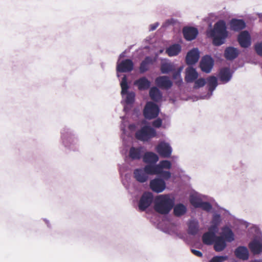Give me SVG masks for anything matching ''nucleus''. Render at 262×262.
Segmentation results:
<instances>
[{
	"mask_svg": "<svg viewBox=\"0 0 262 262\" xmlns=\"http://www.w3.org/2000/svg\"><path fill=\"white\" fill-rule=\"evenodd\" d=\"M206 81L207 84L206 88L208 90V92L206 94L202 95L201 96V98L202 99H210L213 95V91L216 89V87L219 85L218 79L214 75L208 77L206 78Z\"/></svg>",
	"mask_w": 262,
	"mask_h": 262,
	"instance_id": "13",
	"label": "nucleus"
},
{
	"mask_svg": "<svg viewBox=\"0 0 262 262\" xmlns=\"http://www.w3.org/2000/svg\"><path fill=\"white\" fill-rule=\"evenodd\" d=\"M199 77V74L195 68L192 66H188L185 69V80L187 83H192Z\"/></svg>",
	"mask_w": 262,
	"mask_h": 262,
	"instance_id": "26",
	"label": "nucleus"
},
{
	"mask_svg": "<svg viewBox=\"0 0 262 262\" xmlns=\"http://www.w3.org/2000/svg\"><path fill=\"white\" fill-rule=\"evenodd\" d=\"M61 145L66 150L73 151L79 150L80 140L76 132L70 126L64 125L60 131Z\"/></svg>",
	"mask_w": 262,
	"mask_h": 262,
	"instance_id": "2",
	"label": "nucleus"
},
{
	"mask_svg": "<svg viewBox=\"0 0 262 262\" xmlns=\"http://www.w3.org/2000/svg\"><path fill=\"white\" fill-rule=\"evenodd\" d=\"M134 67L133 60L130 59H125L121 62H117L116 71L118 73H128L132 72Z\"/></svg>",
	"mask_w": 262,
	"mask_h": 262,
	"instance_id": "19",
	"label": "nucleus"
},
{
	"mask_svg": "<svg viewBox=\"0 0 262 262\" xmlns=\"http://www.w3.org/2000/svg\"><path fill=\"white\" fill-rule=\"evenodd\" d=\"M234 240L232 230H223L220 236H217L213 242V249L217 252L223 251L226 247V242H231Z\"/></svg>",
	"mask_w": 262,
	"mask_h": 262,
	"instance_id": "6",
	"label": "nucleus"
},
{
	"mask_svg": "<svg viewBox=\"0 0 262 262\" xmlns=\"http://www.w3.org/2000/svg\"><path fill=\"white\" fill-rule=\"evenodd\" d=\"M159 158L158 156L154 152L147 151L143 153L142 160L146 164V165H157V162L158 161Z\"/></svg>",
	"mask_w": 262,
	"mask_h": 262,
	"instance_id": "23",
	"label": "nucleus"
},
{
	"mask_svg": "<svg viewBox=\"0 0 262 262\" xmlns=\"http://www.w3.org/2000/svg\"><path fill=\"white\" fill-rule=\"evenodd\" d=\"M230 29L235 32H238L244 29L246 24L243 19L232 18L229 23Z\"/></svg>",
	"mask_w": 262,
	"mask_h": 262,
	"instance_id": "24",
	"label": "nucleus"
},
{
	"mask_svg": "<svg viewBox=\"0 0 262 262\" xmlns=\"http://www.w3.org/2000/svg\"><path fill=\"white\" fill-rule=\"evenodd\" d=\"M233 73L230 68L225 67L220 69L216 77L222 84H226L231 80Z\"/></svg>",
	"mask_w": 262,
	"mask_h": 262,
	"instance_id": "16",
	"label": "nucleus"
},
{
	"mask_svg": "<svg viewBox=\"0 0 262 262\" xmlns=\"http://www.w3.org/2000/svg\"><path fill=\"white\" fill-rule=\"evenodd\" d=\"M156 130L148 123L142 124L135 133L136 139L142 142H148L157 136Z\"/></svg>",
	"mask_w": 262,
	"mask_h": 262,
	"instance_id": "7",
	"label": "nucleus"
},
{
	"mask_svg": "<svg viewBox=\"0 0 262 262\" xmlns=\"http://www.w3.org/2000/svg\"><path fill=\"white\" fill-rule=\"evenodd\" d=\"M237 41L240 46L244 48H248L251 45V37L248 31L241 32L237 37Z\"/></svg>",
	"mask_w": 262,
	"mask_h": 262,
	"instance_id": "21",
	"label": "nucleus"
},
{
	"mask_svg": "<svg viewBox=\"0 0 262 262\" xmlns=\"http://www.w3.org/2000/svg\"><path fill=\"white\" fill-rule=\"evenodd\" d=\"M249 248L254 254H259L262 252V238H255L249 244Z\"/></svg>",
	"mask_w": 262,
	"mask_h": 262,
	"instance_id": "27",
	"label": "nucleus"
},
{
	"mask_svg": "<svg viewBox=\"0 0 262 262\" xmlns=\"http://www.w3.org/2000/svg\"><path fill=\"white\" fill-rule=\"evenodd\" d=\"M254 49L258 55L262 57V42L256 43L254 46Z\"/></svg>",
	"mask_w": 262,
	"mask_h": 262,
	"instance_id": "40",
	"label": "nucleus"
},
{
	"mask_svg": "<svg viewBox=\"0 0 262 262\" xmlns=\"http://www.w3.org/2000/svg\"><path fill=\"white\" fill-rule=\"evenodd\" d=\"M227 256H215L213 257L209 262H223L227 260Z\"/></svg>",
	"mask_w": 262,
	"mask_h": 262,
	"instance_id": "41",
	"label": "nucleus"
},
{
	"mask_svg": "<svg viewBox=\"0 0 262 262\" xmlns=\"http://www.w3.org/2000/svg\"><path fill=\"white\" fill-rule=\"evenodd\" d=\"M120 86L121 88V94L123 99L121 103L123 104V111L125 113H128L132 110L133 104L135 101V93L128 91L129 85L128 83L127 77L124 75L120 81Z\"/></svg>",
	"mask_w": 262,
	"mask_h": 262,
	"instance_id": "4",
	"label": "nucleus"
},
{
	"mask_svg": "<svg viewBox=\"0 0 262 262\" xmlns=\"http://www.w3.org/2000/svg\"><path fill=\"white\" fill-rule=\"evenodd\" d=\"M181 46L179 43H174L166 49L165 53L170 57L178 55L181 51Z\"/></svg>",
	"mask_w": 262,
	"mask_h": 262,
	"instance_id": "34",
	"label": "nucleus"
},
{
	"mask_svg": "<svg viewBox=\"0 0 262 262\" xmlns=\"http://www.w3.org/2000/svg\"><path fill=\"white\" fill-rule=\"evenodd\" d=\"M154 199L153 194L149 191L144 192L141 195L138 202V207L140 210L145 211L152 203Z\"/></svg>",
	"mask_w": 262,
	"mask_h": 262,
	"instance_id": "14",
	"label": "nucleus"
},
{
	"mask_svg": "<svg viewBox=\"0 0 262 262\" xmlns=\"http://www.w3.org/2000/svg\"><path fill=\"white\" fill-rule=\"evenodd\" d=\"M155 59L149 56H146L141 62L139 68L140 74H144L149 70L150 66L153 64Z\"/></svg>",
	"mask_w": 262,
	"mask_h": 262,
	"instance_id": "28",
	"label": "nucleus"
},
{
	"mask_svg": "<svg viewBox=\"0 0 262 262\" xmlns=\"http://www.w3.org/2000/svg\"><path fill=\"white\" fill-rule=\"evenodd\" d=\"M160 109L159 105L154 102L146 103L143 111L144 118L148 120L156 118L159 114Z\"/></svg>",
	"mask_w": 262,
	"mask_h": 262,
	"instance_id": "11",
	"label": "nucleus"
},
{
	"mask_svg": "<svg viewBox=\"0 0 262 262\" xmlns=\"http://www.w3.org/2000/svg\"><path fill=\"white\" fill-rule=\"evenodd\" d=\"M191 251L194 255L198 257H202L203 256L202 253L200 251L195 249H191Z\"/></svg>",
	"mask_w": 262,
	"mask_h": 262,
	"instance_id": "46",
	"label": "nucleus"
},
{
	"mask_svg": "<svg viewBox=\"0 0 262 262\" xmlns=\"http://www.w3.org/2000/svg\"><path fill=\"white\" fill-rule=\"evenodd\" d=\"M124 57H125V51H124V52H123L122 53H121L119 56V59H118V61L119 62V61L122 58H124Z\"/></svg>",
	"mask_w": 262,
	"mask_h": 262,
	"instance_id": "49",
	"label": "nucleus"
},
{
	"mask_svg": "<svg viewBox=\"0 0 262 262\" xmlns=\"http://www.w3.org/2000/svg\"><path fill=\"white\" fill-rule=\"evenodd\" d=\"M182 69L183 67H180L178 68L177 70H174L173 72H172L173 73L172 78L177 80L176 81V83L178 85H181L183 83V80L181 75Z\"/></svg>",
	"mask_w": 262,
	"mask_h": 262,
	"instance_id": "37",
	"label": "nucleus"
},
{
	"mask_svg": "<svg viewBox=\"0 0 262 262\" xmlns=\"http://www.w3.org/2000/svg\"><path fill=\"white\" fill-rule=\"evenodd\" d=\"M43 221H45V223L47 224V228H52V226L51 224H50L49 220H48L46 219H44Z\"/></svg>",
	"mask_w": 262,
	"mask_h": 262,
	"instance_id": "48",
	"label": "nucleus"
},
{
	"mask_svg": "<svg viewBox=\"0 0 262 262\" xmlns=\"http://www.w3.org/2000/svg\"><path fill=\"white\" fill-rule=\"evenodd\" d=\"M155 174L153 168L150 165H145L142 168H136L133 172L134 178L140 183H146L148 180L149 176H153Z\"/></svg>",
	"mask_w": 262,
	"mask_h": 262,
	"instance_id": "8",
	"label": "nucleus"
},
{
	"mask_svg": "<svg viewBox=\"0 0 262 262\" xmlns=\"http://www.w3.org/2000/svg\"><path fill=\"white\" fill-rule=\"evenodd\" d=\"M190 201L195 208H201L208 212L212 211V205L208 202L203 201L199 197L191 196Z\"/></svg>",
	"mask_w": 262,
	"mask_h": 262,
	"instance_id": "18",
	"label": "nucleus"
},
{
	"mask_svg": "<svg viewBox=\"0 0 262 262\" xmlns=\"http://www.w3.org/2000/svg\"><path fill=\"white\" fill-rule=\"evenodd\" d=\"M220 210L224 211L223 217L217 211L212 210L210 227L208 229H260V225L251 224L243 219L236 217L230 211L218 206Z\"/></svg>",
	"mask_w": 262,
	"mask_h": 262,
	"instance_id": "1",
	"label": "nucleus"
},
{
	"mask_svg": "<svg viewBox=\"0 0 262 262\" xmlns=\"http://www.w3.org/2000/svg\"><path fill=\"white\" fill-rule=\"evenodd\" d=\"M149 95L150 99L154 101L155 103L160 102L163 97L162 92L157 86H152L150 89Z\"/></svg>",
	"mask_w": 262,
	"mask_h": 262,
	"instance_id": "32",
	"label": "nucleus"
},
{
	"mask_svg": "<svg viewBox=\"0 0 262 262\" xmlns=\"http://www.w3.org/2000/svg\"><path fill=\"white\" fill-rule=\"evenodd\" d=\"M134 85L137 86L139 91H144L150 87L151 82L146 77L142 76L135 80Z\"/></svg>",
	"mask_w": 262,
	"mask_h": 262,
	"instance_id": "29",
	"label": "nucleus"
},
{
	"mask_svg": "<svg viewBox=\"0 0 262 262\" xmlns=\"http://www.w3.org/2000/svg\"><path fill=\"white\" fill-rule=\"evenodd\" d=\"M236 257L242 260H247L249 258V251L247 247L245 246L238 247L234 251Z\"/></svg>",
	"mask_w": 262,
	"mask_h": 262,
	"instance_id": "33",
	"label": "nucleus"
},
{
	"mask_svg": "<svg viewBox=\"0 0 262 262\" xmlns=\"http://www.w3.org/2000/svg\"><path fill=\"white\" fill-rule=\"evenodd\" d=\"M188 229H199V222L195 219H191L188 222Z\"/></svg>",
	"mask_w": 262,
	"mask_h": 262,
	"instance_id": "39",
	"label": "nucleus"
},
{
	"mask_svg": "<svg viewBox=\"0 0 262 262\" xmlns=\"http://www.w3.org/2000/svg\"><path fill=\"white\" fill-rule=\"evenodd\" d=\"M173 215L176 217H181L184 215L187 212V208L182 203H178L176 205L174 204L172 208Z\"/></svg>",
	"mask_w": 262,
	"mask_h": 262,
	"instance_id": "35",
	"label": "nucleus"
},
{
	"mask_svg": "<svg viewBox=\"0 0 262 262\" xmlns=\"http://www.w3.org/2000/svg\"><path fill=\"white\" fill-rule=\"evenodd\" d=\"M214 65V60L210 55L203 56L200 61L199 67L201 70L205 73H210Z\"/></svg>",
	"mask_w": 262,
	"mask_h": 262,
	"instance_id": "12",
	"label": "nucleus"
},
{
	"mask_svg": "<svg viewBox=\"0 0 262 262\" xmlns=\"http://www.w3.org/2000/svg\"><path fill=\"white\" fill-rule=\"evenodd\" d=\"M163 52V50H160V52L162 53Z\"/></svg>",
	"mask_w": 262,
	"mask_h": 262,
	"instance_id": "52",
	"label": "nucleus"
},
{
	"mask_svg": "<svg viewBox=\"0 0 262 262\" xmlns=\"http://www.w3.org/2000/svg\"><path fill=\"white\" fill-rule=\"evenodd\" d=\"M177 20L173 18L168 19L162 24L163 28H167L171 25H173L176 24Z\"/></svg>",
	"mask_w": 262,
	"mask_h": 262,
	"instance_id": "42",
	"label": "nucleus"
},
{
	"mask_svg": "<svg viewBox=\"0 0 262 262\" xmlns=\"http://www.w3.org/2000/svg\"><path fill=\"white\" fill-rule=\"evenodd\" d=\"M200 57V52L197 48L190 50L186 54L185 61L188 66H193L199 61Z\"/></svg>",
	"mask_w": 262,
	"mask_h": 262,
	"instance_id": "15",
	"label": "nucleus"
},
{
	"mask_svg": "<svg viewBox=\"0 0 262 262\" xmlns=\"http://www.w3.org/2000/svg\"><path fill=\"white\" fill-rule=\"evenodd\" d=\"M174 70V66L171 62H165L161 63L160 71L162 74H169Z\"/></svg>",
	"mask_w": 262,
	"mask_h": 262,
	"instance_id": "36",
	"label": "nucleus"
},
{
	"mask_svg": "<svg viewBox=\"0 0 262 262\" xmlns=\"http://www.w3.org/2000/svg\"><path fill=\"white\" fill-rule=\"evenodd\" d=\"M182 32L184 38L187 41L195 39L199 33L198 30L192 27H185Z\"/></svg>",
	"mask_w": 262,
	"mask_h": 262,
	"instance_id": "25",
	"label": "nucleus"
},
{
	"mask_svg": "<svg viewBox=\"0 0 262 262\" xmlns=\"http://www.w3.org/2000/svg\"><path fill=\"white\" fill-rule=\"evenodd\" d=\"M252 262H262V260L261 259H255V260L252 261Z\"/></svg>",
	"mask_w": 262,
	"mask_h": 262,
	"instance_id": "50",
	"label": "nucleus"
},
{
	"mask_svg": "<svg viewBox=\"0 0 262 262\" xmlns=\"http://www.w3.org/2000/svg\"><path fill=\"white\" fill-rule=\"evenodd\" d=\"M187 234L188 235L194 236L198 233V232L199 230H187Z\"/></svg>",
	"mask_w": 262,
	"mask_h": 262,
	"instance_id": "47",
	"label": "nucleus"
},
{
	"mask_svg": "<svg viewBox=\"0 0 262 262\" xmlns=\"http://www.w3.org/2000/svg\"><path fill=\"white\" fill-rule=\"evenodd\" d=\"M217 230H208L202 236V242L203 244L206 245H212L214 242V240L217 236L216 232Z\"/></svg>",
	"mask_w": 262,
	"mask_h": 262,
	"instance_id": "31",
	"label": "nucleus"
},
{
	"mask_svg": "<svg viewBox=\"0 0 262 262\" xmlns=\"http://www.w3.org/2000/svg\"><path fill=\"white\" fill-rule=\"evenodd\" d=\"M172 167V163L168 160H161L157 165L152 166L155 174H160L166 179H170L171 173L165 169H170Z\"/></svg>",
	"mask_w": 262,
	"mask_h": 262,
	"instance_id": "10",
	"label": "nucleus"
},
{
	"mask_svg": "<svg viewBox=\"0 0 262 262\" xmlns=\"http://www.w3.org/2000/svg\"><path fill=\"white\" fill-rule=\"evenodd\" d=\"M155 83L159 88L164 89H170L173 83L167 76H161L158 77L155 80Z\"/></svg>",
	"mask_w": 262,
	"mask_h": 262,
	"instance_id": "22",
	"label": "nucleus"
},
{
	"mask_svg": "<svg viewBox=\"0 0 262 262\" xmlns=\"http://www.w3.org/2000/svg\"><path fill=\"white\" fill-rule=\"evenodd\" d=\"M239 54V50L234 47H227L224 51V57L227 60H233L236 58Z\"/></svg>",
	"mask_w": 262,
	"mask_h": 262,
	"instance_id": "30",
	"label": "nucleus"
},
{
	"mask_svg": "<svg viewBox=\"0 0 262 262\" xmlns=\"http://www.w3.org/2000/svg\"><path fill=\"white\" fill-rule=\"evenodd\" d=\"M175 201L174 197L170 194H160L155 200V210L161 214L167 215L173 208Z\"/></svg>",
	"mask_w": 262,
	"mask_h": 262,
	"instance_id": "5",
	"label": "nucleus"
},
{
	"mask_svg": "<svg viewBox=\"0 0 262 262\" xmlns=\"http://www.w3.org/2000/svg\"><path fill=\"white\" fill-rule=\"evenodd\" d=\"M144 153V148L142 146H132L128 151L127 160L134 161L139 160L142 159Z\"/></svg>",
	"mask_w": 262,
	"mask_h": 262,
	"instance_id": "20",
	"label": "nucleus"
},
{
	"mask_svg": "<svg viewBox=\"0 0 262 262\" xmlns=\"http://www.w3.org/2000/svg\"><path fill=\"white\" fill-rule=\"evenodd\" d=\"M162 120L160 118H156L152 122V126L155 128H159L162 126Z\"/></svg>",
	"mask_w": 262,
	"mask_h": 262,
	"instance_id": "43",
	"label": "nucleus"
},
{
	"mask_svg": "<svg viewBox=\"0 0 262 262\" xmlns=\"http://www.w3.org/2000/svg\"><path fill=\"white\" fill-rule=\"evenodd\" d=\"M117 76L118 77H120V75L119 74V73H118L117 72Z\"/></svg>",
	"mask_w": 262,
	"mask_h": 262,
	"instance_id": "51",
	"label": "nucleus"
},
{
	"mask_svg": "<svg viewBox=\"0 0 262 262\" xmlns=\"http://www.w3.org/2000/svg\"><path fill=\"white\" fill-rule=\"evenodd\" d=\"M156 149L159 155L162 158H169L172 153V149L169 143L163 141H161L156 146Z\"/></svg>",
	"mask_w": 262,
	"mask_h": 262,
	"instance_id": "17",
	"label": "nucleus"
},
{
	"mask_svg": "<svg viewBox=\"0 0 262 262\" xmlns=\"http://www.w3.org/2000/svg\"><path fill=\"white\" fill-rule=\"evenodd\" d=\"M159 26V23L158 22H156L153 24H151L149 25V31H153L155 30Z\"/></svg>",
	"mask_w": 262,
	"mask_h": 262,
	"instance_id": "45",
	"label": "nucleus"
},
{
	"mask_svg": "<svg viewBox=\"0 0 262 262\" xmlns=\"http://www.w3.org/2000/svg\"><path fill=\"white\" fill-rule=\"evenodd\" d=\"M154 175H156V177L149 181V188L155 193H161L166 189V181L169 179H166L160 174H155Z\"/></svg>",
	"mask_w": 262,
	"mask_h": 262,
	"instance_id": "9",
	"label": "nucleus"
},
{
	"mask_svg": "<svg viewBox=\"0 0 262 262\" xmlns=\"http://www.w3.org/2000/svg\"><path fill=\"white\" fill-rule=\"evenodd\" d=\"M210 27L207 30V35L212 39L213 45L219 47L225 43L229 34L225 21L220 19L214 24L213 28H211V25Z\"/></svg>",
	"mask_w": 262,
	"mask_h": 262,
	"instance_id": "3",
	"label": "nucleus"
},
{
	"mask_svg": "<svg viewBox=\"0 0 262 262\" xmlns=\"http://www.w3.org/2000/svg\"><path fill=\"white\" fill-rule=\"evenodd\" d=\"M164 231L165 232V233H168V234L175 233V234H177L178 236L180 238H182L184 240H187V238L185 237V236H186V235L185 234V235H184L183 234L182 235H180V236L179 235L178 231H180V230H164Z\"/></svg>",
	"mask_w": 262,
	"mask_h": 262,
	"instance_id": "44",
	"label": "nucleus"
},
{
	"mask_svg": "<svg viewBox=\"0 0 262 262\" xmlns=\"http://www.w3.org/2000/svg\"><path fill=\"white\" fill-rule=\"evenodd\" d=\"M206 79L204 78H198L195 80L194 82L193 89H198L203 87L206 84Z\"/></svg>",
	"mask_w": 262,
	"mask_h": 262,
	"instance_id": "38",
	"label": "nucleus"
}]
</instances>
